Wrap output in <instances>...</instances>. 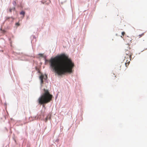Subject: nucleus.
Wrapping results in <instances>:
<instances>
[{
	"label": "nucleus",
	"instance_id": "obj_1",
	"mask_svg": "<svg viewBox=\"0 0 147 147\" xmlns=\"http://www.w3.org/2000/svg\"><path fill=\"white\" fill-rule=\"evenodd\" d=\"M49 62L52 68L59 75L72 72L74 63L64 54L51 59Z\"/></svg>",
	"mask_w": 147,
	"mask_h": 147
},
{
	"label": "nucleus",
	"instance_id": "obj_2",
	"mask_svg": "<svg viewBox=\"0 0 147 147\" xmlns=\"http://www.w3.org/2000/svg\"><path fill=\"white\" fill-rule=\"evenodd\" d=\"M43 90L44 92L38 99L39 103L40 104H45L49 102L53 97L48 90L44 89Z\"/></svg>",
	"mask_w": 147,
	"mask_h": 147
},
{
	"label": "nucleus",
	"instance_id": "obj_3",
	"mask_svg": "<svg viewBox=\"0 0 147 147\" xmlns=\"http://www.w3.org/2000/svg\"><path fill=\"white\" fill-rule=\"evenodd\" d=\"M125 58L129 60H130L131 59V57L132 55L131 49L129 48H128L127 49H126L125 52Z\"/></svg>",
	"mask_w": 147,
	"mask_h": 147
},
{
	"label": "nucleus",
	"instance_id": "obj_4",
	"mask_svg": "<svg viewBox=\"0 0 147 147\" xmlns=\"http://www.w3.org/2000/svg\"><path fill=\"white\" fill-rule=\"evenodd\" d=\"M40 79L41 81V83L42 84L43 83V80L44 79L45 80H46L47 78V75H45V76L42 74L40 76Z\"/></svg>",
	"mask_w": 147,
	"mask_h": 147
},
{
	"label": "nucleus",
	"instance_id": "obj_5",
	"mask_svg": "<svg viewBox=\"0 0 147 147\" xmlns=\"http://www.w3.org/2000/svg\"><path fill=\"white\" fill-rule=\"evenodd\" d=\"M130 60H131V59L129 60L125 58L124 61L125 62V65L126 67H127L129 64Z\"/></svg>",
	"mask_w": 147,
	"mask_h": 147
},
{
	"label": "nucleus",
	"instance_id": "obj_6",
	"mask_svg": "<svg viewBox=\"0 0 147 147\" xmlns=\"http://www.w3.org/2000/svg\"><path fill=\"white\" fill-rule=\"evenodd\" d=\"M125 40L128 43H130L132 40L131 38L128 36H127L125 37Z\"/></svg>",
	"mask_w": 147,
	"mask_h": 147
},
{
	"label": "nucleus",
	"instance_id": "obj_7",
	"mask_svg": "<svg viewBox=\"0 0 147 147\" xmlns=\"http://www.w3.org/2000/svg\"><path fill=\"white\" fill-rule=\"evenodd\" d=\"M20 15H23V17H24V15L25 14V12L24 11H22L20 13Z\"/></svg>",
	"mask_w": 147,
	"mask_h": 147
},
{
	"label": "nucleus",
	"instance_id": "obj_8",
	"mask_svg": "<svg viewBox=\"0 0 147 147\" xmlns=\"http://www.w3.org/2000/svg\"><path fill=\"white\" fill-rule=\"evenodd\" d=\"M15 8L14 7H13V8H10L9 9V11L10 12H11L12 10H15Z\"/></svg>",
	"mask_w": 147,
	"mask_h": 147
},
{
	"label": "nucleus",
	"instance_id": "obj_9",
	"mask_svg": "<svg viewBox=\"0 0 147 147\" xmlns=\"http://www.w3.org/2000/svg\"><path fill=\"white\" fill-rule=\"evenodd\" d=\"M144 35V34L142 33V34H140V35H139L138 36L139 38H140L142 36H143Z\"/></svg>",
	"mask_w": 147,
	"mask_h": 147
},
{
	"label": "nucleus",
	"instance_id": "obj_10",
	"mask_svg": "<svg viewBox=\"0 0 147 147\" xmlns=\"http://www.w3.org/2000/svg\"><path fill=\"white\" fill-rule=\"evenodd\" d=\"M20 25V24L19 22L16 23V25L17 26H19Z\"/></svg>",
	"mask_w": 147,
	"mask_h": 147
},
{
	"label": "nucleus",
	"instance_id": "obj_11",
	"mask_svg": "<svg viewBox=\"0 0 147 147\" xmlns=\"http://www.w3.org/2000/svg\"><path fill=\"white\" fill-rule=\"evenodd\" d=\"M48 116H47V117L45 118V122H46L48 120Z\"/></svg>",
	"mask_w": 147,
	"mask_h": 147
},
{
	"label": "nucleus",
	"instance_id": "obj_12",
	"mask_svg": "<svg viewBox=\"0 0 147 147\" xmlns=\"http://www.w3.org/2000/svg\"><path fill=\"white\" fill-rule=\"evenodd\" d=\"M38 55L39 56L41 57H42L43 56V55L42 54H39Z\"/></svg>",
	"mask_w": 147,
	"mask_h": 147
},
{
	"label": "nucleus",
	"instance_id": "obj_13",
	"mask_svg": "<svg viewBox=\"0 0 147 147\" xmlns=\"http://www.w3.org/2000/svg\"><path fill=\"white\" fill-rule=\"evenodd\" d=\"M121 34H122V35L123 36L125 34V32H122L121 33Z\"/></svg>",
	"mask_w": 147,
	"mask_h": 147
},
{
	"label": "nucleus",
	"instance_id": "obj_14",
	"mask_svg": "<svg viewBox=\"0 0 147 147\" xmlns=\"http://www.w3.org/2000/svg\"><path fill=\"white\" fill-rule=\"evenodd\" d=\"M47 116H48V119H50L51 118V116L50 115H49Z\"/></svg>",
	"mask_w": 147,
	"mask_h": 147
},
{
	"label": "nucleus",
	"instance_id": "obj_15",
	"mask_svg": "<svg viewBox=\"0 0 147 147\" xmlns=\"http://www.w3.org/2000/svg\"><path fill=\"white\" fill-rule=\"evenodd\" d=\"M9 18H10V17H7L6 18V20H7L8 19H9Z\"/></svg>",
	"mask_w": 147,
	"mask_h": 147
},
{
	"label": "nucleus",
	"instance_id": "obj_16",
	"mask_svg": "<svg viewBox=\"0 0 147 147\" xmlns=\"http://www.w3.org/2000/svg\"><path fill=\"white\" fill-rule=\"evenodd\" d=\"M121 37L122 38H123V37H122V36H121Z\"/></svg>",
	"mask_w": 147,
	"mask_h": 147
}]
</instances>
